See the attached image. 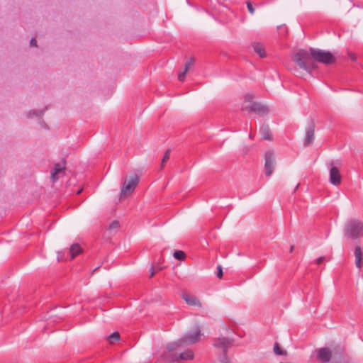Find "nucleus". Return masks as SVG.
Instances as JSON below:
<instances>
[{"instance_id":"nucleus-20","label":"nucleus","mask_w":363,"mask_h":363,"mask_svg":"<svg viewBox=\"0 0 363 363\" xmlns=\"http://www.w3.org/2000/svg\"><path fill=\"white\" fill-rule=\"evenodd\" d=\"M45 109L46 108H45V109L43 110L30 111L28 113L27 117L29 118H32L33 116L40 118L43 115Z\"/></svg>"},{"instance_id":"nucleus-4","label":"nucleus","mask_w":363,"mask_h":363,"mask_svg":"<svg viewBox=\"0 0 363 363\" xmlns=\"http://www.w3.org/2000/svg\"><path fill=\"white\" fill-rule=\"evenodd\" d=\"M343 352L344 348L340 345L335 347L333 350L328 347H322L317 351V359L322 363H328L330 360L333 354L342 357Z\"/></svg>"},{"instance_id":"nucleus-26","label":"nucleus","mask_w":363,"mask_h":363,"mask_svg":"<svg viewBox=\"0 0 363 363\" xmlns=\"http://www.w3.org/2000/svg\"><path fill=\"white\" fill-rule=\"evenodd\" d=\"M120 224L118 220H113L111 223V224L108 226L109 230L116 229L119 227Z\"/></svg>"},{"instance_id":"nucleus-39","label":"nucleus","mask_w":363,"mask_h":363,"mask_svg":"<svg viewBox=\"0 0 363 363\" xmlns=\"http://www.w3.org/2000/svg\"><path fill=\"white\" fill-rule=\"evenodd\" d=\"M249 137H250V138H252V134H251V133L249 135Z\"/></svg>"},{"instance_id":"nucleus-9","label":"nucleus","mask_w":363,"mask_h":363,"mask_svg":"<svg viewBox=\"0 0 363 363\" xmlns=\"http://www.w3.org/2000/svg\"><path fill=\"white\" fill-rule=\"evenodd\" d=\"M139 183V177L138 175H134L131 177V179L128 181V184H126V180L123 184L121 190V196L126 194H131L137 186Z\"/></svg>"},{"instance_id":"nucleus-17","label":"nucleus","mask_w":363,"mask_h":363,"mask_svg":"<svg viewBox=\"0 0 363 363\" xmlns=\"http://www.w3.org/2000/svg\"><path fill=\"white\" fill-rule=\"evenodd\" d=\"M254 51L257 53L260 57L263 58L266 57V53L264 50L263 45L258 42H254L252 44Z\"/></svg>"},{"instance_id":"nucleus-28","label":"nucleus","mask_w":363,"mask_h":363,"mask_svg":"<svg viewBox=\"0 0 363 363\" xmlns=\"http://www.w3.org/2000/svg\"><path fill=\"white\" fill-rule=\"evenodd\" d=\"M247 9H248L249 12L251 14H253L255 13V9L253 8L252 4H251V2H250V1L247 2Z\"/></svg>"},{"instance_id":"nucleus-15","label":"nucleus","mask_w":363,"mask_h":363,"mask_svg":"<svg viewBox=\"0 0 363 363\" xmlns=\"http://www.w3.org/2000/svg\"><path fill=\"white\" fill-rule=\"evenodd\" d=\"M184 346V340H182V339H179L175 342H170L167 345V352H163V354H162V356L164 354V353H167V354H172L171 352L174 351L175 350H177V348L179 347H183Z\"/></svg>"},{"instance_id":"nucleus-19","label":"nucleus","mask_w":363,"mask_h":363,"mask_svg":"<svg viewBox=\"0 0 363 363\" xmlns=\"http://www.w3.org/2000/svg\"><path fill=\"white\" fill-rule=\"evenodd\" d=\"M274 352L277 355H284L286 356L288 354V352L286 350H283L280 347V345L278 342H275L273 348Z\"/></svg>"},{"instance_id":"nucleus-8","label":"nucleus","mask_w":363,"mask_h":363,"mask_svg":"<svg viewBox=\"0 0 363 363\" xmlns=\"http://www.w3.org/2000/svg\"><path fill=\"white\" fill-rule=\"evenodd\" d=\"M264 171L265 175L269 177L273 173L275 167V157L272 151L269 150L265 153Z\"/></svg>"},{"instance_id":"nucleus-18","label":"nucleus","mask_w":363,"mask_h":363,"mask_svg":"<svg viewBox=\"0 0 363 363\" xmlns=\"http://www.w3.org/2000/svg\"><path fill=\"white\" fill-rule=\"evenodd\" d=\"M354 256H355V264L356 266L359 268L361 267V261L362 260V249L360 246H356L354 249Z\"/></svg>"},{"instance_id":"nucleus-36","label":"nucleus","mask_w":363,"mask_h":363,"mask_svg":"<svg viewBox=\"0 0 363 363\" xmlns=\"http://www.w3.org/2000/svg\"><path fill=\"white\" fill-rule=\"evenodd\" d=\"M294 245L291 246L290 252H292L294 251Z\"/></svg>"},{"instance_id":"nucleus-38","label":"nucleus","mask_w":363,"mask_h":363,"mask_svg":"<svg viewBox=\"0 0 363 363\" xmlns=\"http://www.w3.org/2000/svg\"><path fill=\"white\" fill-rule=\"evenodd\" d=\"M352 60H355V57H352Z\"/></svg>"},{"instance_id":"nucleus-2","label":"nucleus","mask_w":363,"mask_h":363,"mask_svg":"<svg viewBox=\"0 0 363 363\" xmlns=\"http://www.w3.org/2000/svg\"><path fill=\"white\" fill-rule=\"evenodd\" d=\"M234 339L227 337L214 338L213 346L218 354V363H230V359L227 356L228 350L233 345Z\"/></svg>"},{"instance_id":"nucleus-3","label":"nucleus","mask_w":363,"mask_h":363,"mask_svg":"<svg viewBox=\"0 0 363 363\" xmlns=\"http://www.w3.org/2000/svg\"><path fill=\"white\" fill-rule=\"evenodd\" d=\"M363 230V222L357 219H350L344 227V234L352 240L358 239Z\"/></svg>"},{"instance_id":"nucleus-41","label":"nucleus","mask_w":363,"mask_h":363,"mask_svg":"<svg viewBox=\"0 0 363 363\" xmlns=\"http://www.w3.org/2000/svg\"><path fill=\"white\" fill-rule=\"evenodd\" d=\"M96 270H97V267H96V268H95V269L93 270V272H95V271H96Z\"/></svg>"},{"instance_id":"nucleus-29","label":"nucleus","mask_w":363,"mask_h":363,"mask_svg":"<svg viewBox=\"0 0 363 363\" xmlns=\"http://www.w3.org/2000/svg\"><path fill=\"white\" fill-rule=\"evenodd\" d=\"M187 72H185L184 70L181 72V73H179L178 74V79L179 81H184L185 77H186V74Z\"/></svg>"},{"instance_id":"nucleus-34","label":"nucleus","mask_w":363,"mask_h":363,"mask_svg":"<svg viewBox=\"0 0 363 363\" xmlns=\"http://www.w3.org/2000/svg\"><path fill=\"white\" fill-rule=\"evenodd\" d=\"M40 124H41V125H42L43 128H48V125H47V124H46L44 121H41V122H40Z\"/></svg>"},{"instance_id":"nucleus-32","label":"nucleus","mask_w":363,"mask_h":363,"mask_svg":"<svg viewBox=\"0 0 363 363\" xmlns=\"http://www.w3.org/2000/svg\"><path fill=\"white\" fill-rule=\"evenodd\" d=\"M216 272H223V267L220 264H218L216 267Z\"/></svg>"},{"instance_id":"nucleus-30","label":"nucleus","mask_w":363,"mask_h":363,"mask_svg":"<svg viewBox=\"0 0 363 363\" xmlns=\"http://www.w3.org/2000/svg\"><path fill=\"white\" fill-rule=\"evenodd\" d=\"M325 259V257H320L319 258L317 259L316 260V263L317 264H320L321 263H323V262Z\"/></svg>"},{"instance_id":"nucleus-33","label":"nucleus","mask_w":363,"mask_h":363,"mask_svg":"<svg viewBox=\"0 0 363 363\" xmlns=\"http://www.w3.org/2000/svg\"><path fill=\"white\" fill-rule=\"evenodd\" d=\"M242 152L244 155H247L248 153V151H249V147H245L242 150Z\"/></svg>"},{"instance_id":"nucleus-10","label":"nucleus","mask_w":363,"mask_h":363,"mask_svg":"<svg viewBox=\"0 0 363 363\" xmlns=\"http://www.w3.org/2000/svg\"><path fill=\"white\" fill-rule=\"evenodd\" d=\"M315 122L312 119L306 130V137L303 145L306 147L311 145L314 140Z\"/></svg>"},{"instance_id":"nucleus-5","label":"nucleus","mask_w":363,"mask_h":363,"mask_svg":"<svg viewBox=\"0 0 363 363\" xmlns=\"http://www.w3.org/2000/svg\"><path fill=\"white\" fill-rule=\"evenodd\" d=\"M82 248L78 243L72 244L69 251H61L57 252V260L65 261L72 259L82 252Z\"/></svg>"},{"instance_id":"nucleus-12","label":"nucleus","mask_w":363,"mask_h":363,"mask_svg":"<svg viewBox=\"0 0 363 363\" xmlns=\"http://www.w3.org/2000/svg\"><path fill=\"white\" fill-rule=\"evenodd\" d=\"M334 162H330L332 166L330 169V182L333 185H339L341 183V174L337 167L333 166Z\"/></svg>"},{"instance_id":"nucleus-14","label":"nucleus","mask_w":363,"mask_h":363,"mask_svg":"<svg viewBox=\"0 0 363 363\" xmlns=\"http://www.w3.org/2000/svg\"><path fill=\"white\" fill-rule=\"evenodd\" d=\"M182 297L188 305L201 307V303L196 296L189 294H183Z\"/></svg>"},{"instance_id":"nucleus-27","label":"nucleus","mask_w":363,"mask_h":363,"mask_svg":"<svg viewBox=\"0 0 363 363\" xmlns=\"http://www.w3.org/2000/svg\"><path fill=\"white\" fill-rule=\"evenodd\" d=\"M194 62V59L193 57H191L190 59V60L189 62H187L185 65H184V71L185 72H188L189 69V67L191 65V63H193Z\"/></svg>"},{"instance_id":"nucleus-40","label":"nucleus","mask_w":363,"mask_h":363,"mask_svg":"<svg viewBox=\"0 0 363 363\" xmlns=\"http://www.w3.org/2000/svg\"><path fill=\"white\" fill-rule=\"evenodd\" d=\"M298 185H299V184L296 185V187L295 188V190H294V191H296V190L297 189V188L298 187Z\"/></svg>"},{"instance_id":"nucleus-42","label":"nucleus","mask_w":363,"mask_h":363,"mask_svg":"<svg viewBox=\"0 0 363 363\" xmlns=\"http://www.w3.org/2000/svg\"><path fill=\"white\" fill-rule=\"evenodd\" d=\"M154 274H155L154 273H152L150 275V277H152Z\"/></svg>"},{"instance_id":"nucleus-25","label":"nucleus","mask_w":363,"mask_h":363,"mask_svg":"<svg viewBox=\"0 0 363 363\" xmlns=\"http://www.w3.org/2000/svg\"><path fill=\"white\" fill-rule=\"evenodd\" d=\"M164 269V267L162 266H159V265H157V266H155V265H152L150 268V272H152V273H154V272H157L158 271H161Z\"/></svg>"},{"instance_id":"nucleus-37","label":"nucleus","mask_w":363,"mask_h":363,"mask_svg":"<svg viewBox=\"0 0 363 363\" xmlns=\"http://www.w3.org/2000/svg\"><path fill=\"white\" fill-rule=\"evenodd\" d=\"M82 189H79L77 191V194H79L81 192H82Z\"/></svg>"},{"instance_id":"nucleus-31","label":"nucleus","mask_w":363,"mask_h":363,"mask_svg":"<svg viewBox=\"0 0 363 363\" xmlns=\"http://www.w3.org/2000/svg\"><path fill=\"white\" fill-rule=\"evenodd\" d=\"M30 46H37V40L35 38H32L30 41Z\"/></svg>"},{"instance_id":"nucleus-7","label":"nucleus","mask_w":363,"mask_h":363,"mask_svg":"<svg viewBox=\"0 0 363 363\" xmlns=\"http://www.w3.org/2000/svg\"><path fill=\"white\" fill-rule=\"evenodd\" d=\"M194 357V354L192 350H187L179 355L177 354H167L164 353L162 355V358L167 362H178L179 360H191Z\"/></svg>"},{"instance_id":"nucleus-13","label":"nucleus","mask_w":363,"mask_h":363,"mask_svg":"<svg viewBox=\"0 0 363 363\" xmlns=\"http://www.w3.org/2000/svg\"><path fill=\"white\" fill-rule=\"evenodd\" d=\"M65 163L66 160L63 159L61 163L59 162L55 164V167L51 172V178L53 182L58 179L57 174L65 169Z\"/></svg>"},{"instance_id":"nucleus-23","label":"nucleus","mask_w":363,"mask_h":363,"mask_svg":"<svg viewBox=\"0 0 363 363\" xmlns=\"http://www.w3.org/2000/svg\"><path fill=\"white\" fill-rule=\"evenodd\" d=\"M170 152H171L170 149H167L165 151L163 158L162 160L161 169L163 168L164 164L169 160Z\"/></svg>"},{"instance_id":"nucleus-35","label":"nucleus","mask_w":363,"mask_h":363,"mask_svg":"<svg viewBox=\"0 0 363 363\" xmlns=\"http://www.w3.org/2000/svg\"><path fill=\"white\" fill-rule=\"evenodd\" d=\"M217 274V277L219 279H222L223 277V275L224 274Z\"/></svg>"},{"instance_id":"nucleus-24","label":"nucleus","mask_w":363,"mask_h":363,"mask_svg":"<svg viewBox=\"0 0 363 363\" xmlns=\"http://www.w3.org/2000/svg\"><path fill=\"white\" fill-rule=\"evenodd\" d=\"M253 99H254V96L252 94H247L245 96L244 104L247 105L246 103H250L249 104H252V102H253L252 101Z\"/></svg>"},{"instance_id":"nucleus-11","label":"nucleus","mask_w":363,"mask_h":363,"mask_svg":"<svg viewBox=\"0 0 363 363\" xmlns=\"http://www.w3.org/2000/svg\"><path fill=\"white\" fill-rule=\"evenodd\" d=\"M201 336V330L200 329H197L194 333H188L183 337H182V339L184 340V345H186L187 344H194L197 342L199 341Z\"/></svg>"},{"instance_id":"nucleus-22","label":"nucleus","mask_w":363,"mask_h":363,"mask_svg":"<svg viewBox=\"0 0 363 363\" xmlns=\"http://www.w3.org/2000/svg\"><path fill=\"white\" fill-rule=\"evenodd\" d=\"M173 256L178 260H184L186 258V254L182 250H175L173 253Z\"/></svg>"},{"instance_id":"nucleus-21","label":"nucleus","mask_w":363,"mask_h":363,"mask_svg":"<svg viewBox=\"0 0 363 363\" xmlns=\"http://www.w3.org/2000/svg\"><path fill=\"white\" fill-rule=\"evenodd\" d=\"M120 334L118 332H113L108 337V340L110 344H113L115 342L118 341L120 340Z\"/></svg>"},{"instance_id":"nucleus-16","label":"nucleus","mask_w":363,"mask_h":363,"mask_svg":"<svg viewBox=\"0 0 363 363\" xmlns=\"http://www.w3.org/2000/svg\"><path fill=\"white\" fill-rule=\"evenodd\" d=\"M260 133L264 140H272L271 131L267 124H263L261 126Z\"/></svg>"},{"instance_id":"nucleus-1","label":"nucleus","mask_w":363,"mask_h":363,"mask_svg":"<svg viewBox=\"0 0 363 363\" xmlns=\"http://www.w3.org/2000/svg\"><path fill=\"white\" fill-rule=\"evenodd\" d=\"M294 60L301 69L311 74L318 69V62L332 65L336 62V57L330 51L311 48L309 50H298L294 54Z\"/></svg>"},{"instance_id":"nucleus-6","label":"nucleus","mask_w":363,"mask_h":363,"mask_svg":"<svg viewBox=\"0 0 363 363\" xmlns=\"http://www.w3.org/2000/svg\"><path fill=\"white\" fill-rule=\"evenodd\" d=\"M241 109L249 113H255L261 116L269 113L268 107L259 102H252V104L247 105L243 104Z\"/></svg>"}]
</instances>
